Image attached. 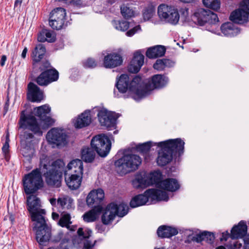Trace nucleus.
Returning a JSON list of instances; mask_svg holds the SVG:
<instances>
[{"instance_id": "1", "label": "nucleus", "mask_w": 249, "mask_h": 249, "mask_svg": "<svg viewBox=\"0 0 249 249\" xmlns=\"http://www.w3.org/2000/svg\"><path fill=\"white\" fill-rule=\"evenodd\" d=\"M51 108L48 105L38 107L34 108L33 115L27 117L21 115L20 126L33 132L35 134L42 135L43 131L54 123V120L47 116Z\"/></svg>"}, {"instance_id": "2", "label": "nucleus", "mask_w": 249, "mask_h": 249, "mask_svg": "<svg viewBox=\"0 0 249 249\" xmlns=\"http://www.w3.org/2000/svg\"><path fill=\"white\" fill-rule=\"evenodd\" d=\"M64 165L61 160H57L50 164L49 158L42 157L40 159V170L42 168L47 183L52 186L59 187L61 184L62 168Z\"/></svg>"}, {"instance_id": "3", "label": "nucleus", "mask_w": 249, "mask_h": 249, "mask_svg": "<svg viewBox=\"0 0 249 249\" xmlns=\"http://www.w3.org/2000/svg\"><path fill=\"white\" fill-rule=\"evenodd\" d=\"M116 87L122 93H127L136 101L143 98L142 94V79L140 77L136 76L129 82V77L125 74H122L117 79Z\"/></svg>"}, {"instance_id": "4", "label": "nucleus", "mask_w": 249, "mask_h": 249, "mask_svg": "<svg viewBox=\"0 0 249 249\" xmlns=\"http://www.w3.org/2000/svg\"><path fill=\"white\" fill-rule=\"evenodd\" d=\"M142 163L141 158L138 155L125 154L115 162L117 172L121 175L136 170Z\"/></svg>"}, {"instance_id": "5", "label": "nucleus", "mask_w": 249, "mask_h": 249, "mask_svg": "<svg viewBox=\"0 0 249 249\" xmlns=\"http://www.w3.org/2000/svg\"><path fill=\"white\" fill-rule=\"evenodd\" d=\"M167 198L166 193H162L161 195L160 192L156 191L154 189H150L145 191L143 194L133 197L130 201V205L132 208H136L146 204H151L155 201L166 200Z\"/></svg>"}, {"instance_id": "6", "label": "nucleus", "mask_w": 249, "mask_h": 249, "mask_svg": "<svg viewBox=\"0 0 249 249\" xmlns=\"http://www.w3.org/2000/svg\"><path fill=\"white\" fill-rule=\"evenodd\" d=\"M24 192L26 195L35 193L43 186L40 169H36L25 175L22 179Z\"/></svg>"}, {"instance_id": "7", "label": "nucleus", "mask_w": 249, "mask_h": 249, "mask_svg": "<svg viewBox=\"0 0 249 249\" xmlns=\"http://www.w3.org/2000/svg\"><path fill=\"white\" fill-rule=\"evenodd\" d=\"M128 212V207L124 203H121L119 205L115 203L109 204L105 210L102 217L104 224H109L115 218L116 215L123 217Z\"/></svg>"}, {"instance_id": "8", "label": "nucleus", "mask_w": 249, "mask_h": 249, "mask_svg": "<svg viewBox=\"0 0 249 249\" xmlns=\"http://www.w3.org/2000/svg\"><path fill=\"white\" fill-rule=\"evenodd\" d=\"M90 144L92 148L102 157L108 155L111 147L110 140L105 134H100L93 137Z\"/></svg>"}, {"instance_id": "9", "label": "nucleus", "mask_w": 249, "mask_h": 249, "mask_svg": "<svg viewBox=\"0 0 249 249\" xmlns=\"http://www.w3.org/2000/svg\"><path fill=\"white\" fill-rule=\"evenodd\" d=\"M48 143L53 148H61L68 143L67 136L64 130L61 128H53L46 135Z\"/></svg>"}, {"instance_id": "10", "label": "nucleus", "mask_w": 249, "mask_h": 249, "mask_svg": "<svg viewBox=\"0 0 249 249\" xmlns=\"http://www.w3.org/2000/svg\"><path fill=\"white\" fill-rule=\"evenodd\" d=\"M34 231L36 233V239L40 245L48 242L51 237V228L48 226L44 217H39L36 220H34Z\"/></svg>"}, {"instance_id": "11", "label": "nucleus", "mask_w": 249, "mask_h": 249, "mask_svg": "<svg viewBox=\"0 0 249 249\" xmlns=\"http://www.w3.org/2000/svg\"><path fill=\"white\" fill-rule=\"evenodd\" d=\"M168 82V77L161 74L154 75L145 84L142 81V94H144L143 98L149 95L154 89L163 87Z\"/></svg>"}, {"instance_id": "12", "label": "nucleus", "mask_w": 249, "mask_h": 249, "mask_svg": "<svg viewBox=\"0 0 249 249\" xmlns=\"http://www.w3.org/2000/svg\"><path fill=\"white\" fill-rule=\"evenodd\" d=\"M94 114L98 111V117L101 125L112 129L115 128L117 116L114 112L109 111L105 108L95 107Z\"/></svg>"}, {"instance_id": "13", "label": "nucleus", "mask_w": 249, "mask_h": 249, "mask_svg": "<svg viewBox=\"0 0 249 249\" xmlns=\"http://www.w3.org/2000/svg\"><path fill=\"white\" fill-rule=\"evenodd\" d=\"M32 134L25 132L21 140V153L27 160H31L35 155V143Z\"/></svg>"}, {"instance_id": "14", "label": "nucleus", "mask_w": 249, "mask_h": 249, "mask_svg": "<svg viewBox=\"0 0 249 249\" xmlns=\"http://www.w3.org/2000/svg\"><path fill=\"white\" fill-rule=\"evenodd\" d=\"M27 204L32 221L43 217L42 215L45 213V210L41 208L40 200L36 196L32 195L27 197Z\"/></svg>"}, {"instance_id": "15", "label": "nucleus", "mask_w": 249, "mask_h": 249, "mask_svg": "<svg viewBox=\"0 0 249 249\" xmlns=\"http://www.w3.org/2000/svg\"><path fill=\"white\" fill-rule=\"evenodd\" d=\"M249 17V0H244L240 4V8L233 12L230 19L234 22L242 24L247 22Z\"/></svg>"}, {"instance_id": "16", "label": "nucleus", "mask_w": 249, "mask_h": 249, "mask_svg": "<svg viewBox=\"0 0 249 249\" xmlns=\"http://www.w3.org/2000/svg\"><path fill=\"white\" fill-rule=\"evenodd\" d=\"M66 12L62 8L53 9L50 13L49 25L53 29H61L64 25Z\"/></svg>"}, {"instance_id": "17", "label": "nucleus", "mask_w": 249, "mask_h": 249, "mask_svg": "<svg viewBox=\"0 0 249 249\" xmlns=\"http://www.w3.org/2000/svg\"><path fill=\"white\" fill-rule=\"evenodd\" d=\"M94 110H86L72 120L73 126L78 129L82 128L90 125L94 115Z\"/></svg>"}, {"instance_id": "18", "label": "nucleus", "mask_w": 249, "mask_h": 249, "mask_svg": "<svg viewBox=\"0 0 249 249\" xmlns=\"http://www.w3.org/2000/svg\"><path fill=\"white\" fill-rule=\"evenodd\" d=\"M179 187L180 185L178 180L175 178H170L162 180L158 184V189H154L157 192H160L161 195L162 193H166L167 198L163 201H167L169 199L168 192H175L179 189Z\"/></svg>"}, {"instance_id": "19", "label": "nucleus", "mask_w": 249, "mask_h": 249, "mask_svg": "<svg viewBox=\"0 0 249 249\" xmlns=\"http://www.w3.org/2000/svg\"><path fill=\"white\" fill-rule=\"evenodd\" d=\"M185 142L180 138L169 139L157 143V146L166 147L169 151L178 153L180 155L183 153Z\"/></svg>"}, {"instance_id": "20", "label": "nucleus", "mask_w": 249, "mask_h": 249, "mask_svg": "<svg viewBox=\"0 0 249 249\" xmlns=\"http://www.w3.org/2000/svg\"><path fill=\"white\" fill-rule=\"evenodd\" d=\"M122 50L119 49L118 53L113 52L104 57L103 65L106 68H113L120 66L123 63V58L120 54Z\"/></svg>"}, {"instance_id": "21", "label": "nucleus", "mask_w": 249, "mask_h": 249, "mask_svg": "<svg viewBox=\"0 0 249 249\" xmlns=\"http://www.w3.org/2000/svg\"><path fill=\"white\" fill-rule=\"evenodd\" d=\"M58 78V72L55 70H49L42 72L37 78L36 82L40 86H46Z\"/></svg>"}, {"instance_id": "22", "label": "nucleus", "mask_w": 249, "mask_h": 249, "mask_svg": "<svg viewBox=\"0 0 249 249\" xmlns=\"http://www.w3.org/2000/svg\"><path fill=\"white\" fill-rule=\"evenodd\" d=\"M65 180L67 186L71 190L78 189L82 184L83 176L65 172Z\"/></svg>"}, {"instance_id": "23", "label": "nucleus", "mask_w": 249, "mask_h": 249, "mask_svg": "<svg viewBox=\"0 0 249 249\" xmlns=\"http://www.w3.org/2000/svg\"><path fill=\"white\" fill-rule=\"evenodd\" d=\"M27 97L33 102H40L44 99L43 91L35 84L30 83L28 86Z\"/></svg>"}, {"instance_id": "24", "label": "nucleus", "mask_w": 249, "mask_h": 249, "mask_svg": "<svg viewBox=\"0 0 249 249\" xmlns=\"http://www.w3.org/2000/svg\"><path fill=\"white\" fill-rule=\"evenodd\" d=\"M83 163L79 159H75L70 161L64 170V173L81 176H83Z\"/></svg>"}, {"instance_id": "25", "label": "nucleus", "mask_w": 249, "mask_h": 249, "mask_svg": "<svg viewBox=\"0 0 249 249\" xmlns=\"http://www.w3.org/2000/svg\"><path fill=\"white\" fill-rule=\"evenodd\" d=\"M105 194L103 189L98 188L91 190L88 195L86 201L88 206L100 203L104 198Z\"/></svg>"}, {"instance_id": "26", "label": "nucleus", "mask_w": 249, "mask_h": 249, "mask_svg": "<svg viewBox=\"0 0 249 249\" xmlns=\"http://www.w3.org/2000/svg\"><path fill=\"white\" fill-rule=\"evenodd\" d=\"M144 57L140 52H136L128 67V71L132 73L138 72L144 63Z\"/></svg>"}, {"instance_id": "27", "label": "nucleus", "mask_w": 249, "mask_h": 249, "mask_svg": "<svg viewBox=\"0 0 249 249\" xmlns=\"http://www.w3.org/2000/svg\"><path fill=\"white\" fill-rule=\"evenodd\" d=\"M160 149L158 152L157 162L158 165L164 166L170 162L173 158L172 153L166 147L158 146Z\"/></svg>"}, {"instance_id": "28", "label": "nucleus", "mask_w": 249, "mask_h": 249, "mask_svg": "<svg viewBox=\"0 0 249 249\" xmlns=\"http://www.w3.org/2000/svg\"><path fill=\"white\" fill-rule=\"evenodd\" d=\"M135 188H145L151 185V181L149 179L147 174L141 173L137 174L132 181Z\"/></svg>"}, {"instance_id": "29", "label": "nucleus", "mask_w": 249, "mask_h": 249, "mask_svg": "<svg viewBox=\"0 0 249 249\" xmlns=\"http://www.w3.org/2000/svg\"><path fill=\"white\" fill-rule=\"evenodd\" d=\"M247 232V226L243 221H240L237 225L234 226L231 230V238H241Z\"/></svg>"}, {"instance_id": "30", "label": "nucleus", "mask_w": 249, "mask_h": 249, "mask_svg": "<svg viewBox=\"0 0 249 249\" xmlns=\"http://www.w3.org/2000/svg\"><path fill=\"white\" fill-rule=\"evenodd\" d=\"M220 29L223 35L228 37L235 36L240 33L239 29L231 22H227L223 24Z\"/></svg>"}, {"instance_id": "31", "label": "nucleus", "mask_w": 249, "mask_h": 249, "mask_svg": "<svg viewBox=\"0 0 249 249\" xmlns=\"http://www.w3.org/2000/svg\"><path fill=\"white\" fill-rule=\"evenodd\" d=\"M209 10L203 8L196 9L192 15V20L194 22H197L200 25H203L206 23V19Z\"/></svg>"}, {"instance_id": "32", "label": "nucleus", "mask_w": 249, "mask_h": 249, "mask_svg": "<svg viewBox=\"0 0 249 249\" xmlns=\"http://www.w3.org/2000/svg\"><path fill=\"white\" fill-rule=\"evenodd\" d=\"M165 48L161 45H157L148 48L146 55L149 58H156L163 56L165 53Z\"/></svg>"}, {"instance_id": "33", "label": "nucleus", "mask_w": 249, "mask_h": 249, "mask_svg": "<svg viewBox=\"0 0 249 249\" xmlns=\"http://www.w3.org/2000/svg\"><path fill=\"white\" fill-rule=\"evenodd\" d=\"M178 230L169 226H161L157 230V234L159 237L162 238H169L177 234Z\"/></svg>"}, {"instance_id": "34", "label": "nucleus", "mask_w": 249, "mask_h": 249, "mask_svg": "<svg viewBox=\"0 0 249 249\" xmlns=\"http://www.w3.org/2000/svg\"><path fill=\"white\" fill-rule=\"evenodd\" d=\"M175 62L169 59L163 58L157 59L153 65L154 69L161 71L166 68L173 67L175 65Z\"/></svg>"}, {"instance_id": "35", "label": "nucleus", "mask_w": 249, "mask_h": 249, "mask_svg": "<svg viewBox=\"0 0 249 249\" xmlns=\"http://www.w3.org/2000/svg\"><path fill=\"white\" fill-rule=\"evenodd\" d=\"M102 210V208L101 206L95 207L83 215L84 220L86 222H91L95 221L99 217Z\"/></svg>"}, {"instance_id": "36", "label": "nucleus", "mask_w": 249, "mask_h": 249, "mask_svg": "<svg viewBox=\"0 0 249 249\" xmlns=\"http://www.w3.org/2000/svg\"><path fill=\"white\" fill-rule=\"evenodd\" d=\"M113 27L117 30L125 32L133 26V22L124 20L114 19L111 22Z\"/></svg>"}, {"instance_id": "37", "label": "nucleus", "mask_w": 249, "mask_h": 249, "mask_svg": "<svg viewBox=\"0 0 249 249\" xmlns=\"http://www.w3.org/2000/svg\"><path fill=\"white\" fill-rule=\"evenodd\" d=\"M54 33L51 31L44 29L42 30L38 35L37 40L39 42H44L47 41L53 42L55 40Z\"/></svg>"}, {"instance_id": "38", "label": "nucleus", "mask_w": 249, "mask_h": 249, "mask_svg": "<svg viewBox=\"0 0 249 249\" xmlns=\"http://www.w3.org/2000/svg\"><path fill=\"white\" fill-rule=\"evenodd\" d=\"M45 53V48L42 44L37 45L31 54V57L33 60L34 63L39 62L43 57Z\"/></svg>"}, {"instance_id": "39", "label": "nucleus", "mask_w": 249, "mask_h": 249, "mask_svg": "<svg viewBox=\"0 0 249 249\" xmlns=\"http://www.w3.org/2000/svg\"><path fill=\"white\" fill-rule=\"evenodd\" d=\"M174 8V7L165 4L160 5L158 8V14L159 18L161 20L166 21Z\"/></svg>"}, {"instance_id": "40", "label": "nucleus", "mask_w": 249, "mask_h": 249, "mask_svg": "<svg viewBox=\"0 0 249 249\" xmlns=\"http://www.w3.org/2000/svg\"><path fill=\"white\" fill-rule=\"evenodd\" d=\"M57 204L63 209L69 210L74 207L73 200L67 196H62L58 198Z\"/></svg>"}, {"instance_id": "41", "label": "nucleus", "mask_w": 249, "mask_h": 249, "mask_svg": "<svg viewBox=\"0 0 249 249\" xmlns=\"http://www.w3.org/2000/svg\"><path fill=\"white\" fill-rule=\"evenodd\" d=\"M71 215L68 213H62L59 221V225L62 227H66L70 231H74L77 227L76 226H71Z\"/></svg>"}, {"instance_id": "42", "label": "nucleus", "mask_w": 249, "mask_h": 249, "mask_svg": "<svg viewBox=\"0 0 249 249\" xmlns=\"http://www.w3.org/2000/svg\"><path fill=\"white\" fill-rule=\"evenodd\" d=\"M95 156V152L91 148L85 147L81 149V157L84 161L91 162L94 159Z\"/></svg>"}, {"instance_id": "43", "label": "nucleus", "mask_w": 249, "mask_h": 249, "mask_svg": "<svg viewBox=\"0 0 249 249\" xmlns=\"http://www.w3.org/2000/svg\"><path fill=\"white\" fill-rule=\"evenodd\" d=\"M149 179L151 181V185L156 184L157 189H158V184L160 183L162 180V175L159 171H154L149 174H147Z\"/></svg>"}, {"instance_id": "44", "label": "nucleus", "mask_w": 249, "mask_h": 249, "mask_svg": "<svg viewBox=\"0 0 249 249\" xmlns=\"http://www.w3.org/2000/svg\"><path fill=\"white\" fill-rule=\"evenodd\" d=\"M179 18L180 16L178 11L174 7L168 17V19H167L165 21L173 25H176L178 23Z\"/></svg>"}, {"instance_id": "45", "label": "nucleus", "mask_w": 249, "mask_h": 249, "mask_svg": "<svg viewBox=\"0 0 249 249\" xmlns=\"http://www.w3.org/2000/svg\"><path fill=\"white\" fill-rule=\"evenodd\" d=\"M203 3L206 7L214 10L219 9L220 6L219 0H203Z\"/></svg>"}, {"instance_id": "46", "label": "nucleus", "mask_w": 249, "mask_h": 249, "mask_svg": "<svg viewBox=\"0 0 249 249\" xmlns=\"http://www.w3.org/2000/svg\"><path fill=\"white\" fill-rule=\"evenodd\" d=\"M121 12L124 18H130L135 15L134 10L126 5H123L121 6Z\"/></svg>"}, {"instance_id": "47", "label": "nucleus", "mask_w": 249, "mask_h": 249, "mask_svg": "<svg viewBox=\"0 0 249 249\" xmlns=\"http://www.w3.org/2000/svg\"><path fill=\"white\" fill-rule=\"evenodd\" d=\"M157 143H154L153 144L151 142H146L138 144L136 147V149L138 152L145 153L149 151L151 146L153 145L157 146Z\"/></svg>"}, {"instance_id": "48", "label": "nucleus", "mask_w": 249, "mask_h": 249, "mask_svg": "<svg viewBox=\"0 0 249 249\" xmlns=\"http://www.w3.org/2000/svg\"><path fill=\"white\" fill-rule=\"evenodd\" d=\"M155 7L152 5H148L144 10L143 13V18L145 20L150 19L154 15Z\"/></svg>"}, {"instance_id": "49", "label": "nucleus", "mask_w": 249, "mask_h": 249, "mask_svg": "<svg viewBox=\"0 0 249 249\" xmlns=\"http://www.w3.org/2000/svg\"><path fill=\"white\" fill-rule=\"evenodd\" d=\"M180 18L181 20L184 22H189L192 21V17L189 16L188 9L187 8H182L180 10Z\"/></svg>"}, {"instance_id": "50", "label": "nucleus", "mask_w": 249, "mask_h": 249, "mask_svg": "<svg viewBox=\"0 0 249 249\" xmlns=\"http://www.w3.org/2000/svg\"><path fill=\"white\" fill-rule=\"evenodd\" d=\"M77 234L80 238L88 239L91 236L92 231L89 229H84L79 228L77 231Z\"/></svg>"}, {"instance_id": "51", "label": "nucleus", "mask_w": 249, "mask_h": 249, "mask_svg": "<svg viewBox=\"0 0 249 249\" xmlns=\"http://www.w3.org/2000/svg\"><path fill=\"white\" fill-rule=\"evenodd\" d=\"M236 238H232L229 245L230 249H243L242 240H236Z\"/></svg>"}, {"instance_id": "52", "label": "nucleus", "mask_w": 249, "mask_h": 249, "mask_svg": "<svg viewBox=\"0 0 249 249\" xmlns=\"http://www.w3.org/2000/svg\"><path fill=\"white\" fill-rule=\"evenodd\" d=\"M205 231H200L198 230L195 231L193 234L192 239L197 242H200L205 240Z\"/></svg>"}, {"instance_id": "53", "label": "nucleus", "mask_w": 249, "mask_h": 249, "mask_svg": "<svg viewBox=\"0 0 249 249\" xmlns=\"http://www.w3.org/2000/svg\"><path fill=\"white\" fill-rule=\"evenodd\" d=\"M218 18L216 14L210 11L208 12L206 23L209 22L210 24H215L218 22Z\"/></svg>"}, {"instance_id": "54", "label": "nucleus", "mask_w": 249, "mask_h": 249, "mask_svg": "<svg viewBox=\"0 0 249 249\" xmlns=\"http://www.w3.org/2000/svg\"><path fill=\"white\" fill-rule=\"evenodd\" d=\"M129 30H128L125 35L127 36L131 37L133 36L135 34L140 32L141 30V28L140 25H136Z\"/></svg>"}, {"instance_id": "55", "label": "nucleus", "mask_w": 249, "mask_h": 249, "mask_svg": "<svg viewBox=\"0 0 249 249\" xmlns=\"http://www.w3.org/2000/svg\"><path fill=\"white\" fill-rule=\"evenodd\" d=\"M83 65L85 68H92L96 66L97 63L93 59L89 58L83 62Z\"/></svg>"}, {"instance_id": "56", "label": "nucleus", "mask_w": 249, "mask_h": 249, "mask_svg": "<svg viewBox=\"0 0 249 249\" xmlns=\"http://www.w3.org/2000/svg\"><path fill=\"white\" fill-rule=\"evenodd\" d=\"M6 140L5 143L3 144V145L2 147V150L3 154L5 156V158H7L6 154L8 153L9 148V142L10 141L9 134L8 133H7L6 134Z\"/></svg>"}, {"instance_id": "57", "label": "nucleus", "mask_w": 249, "mask_h": 249, "mask_svg": "<svg viewBox=\"0 0 249 249\" xmlns=\"http://www.w3.org/2000/svg\"><path fill=\"white\" fill-rule=\"evenodd\" d=\"M205 241L209 244H212L214 240V236L213 233L205 231Z\"/></svg>"}, {"instance_id": "58", "label": "nucleus", "mask_w": 249, "mask_h": 249, "mask_svg": "<svg viewBox=\"0 0 249 249\" xmlns=\"http://www.w3.org/2000/svg\"><path fill=\"white\" fill-rule=\"evenodd\" d=\"M244 246L243 248L244 249H249V234L246 235L244 238Z\"/></svg>"}, {"instance_id": "59", "label": "nucleus", "mask_w": 249, "mask_h": 249, "mask_svg": "<svg viewBox=\"0 0 249 249\" xmlns=\"http://www.w3.org/2000/svg\"><path fill=\"white\" fill-rule=\"evenodd\" d=\"M229 233L226 231L222 233V236L220 238L221 241H226L229 237Z\"/></svg>"}, {"instance_id": "60", "label": "nucleus", "mask_w": 249, "mask_h": 249, "mask_svg": "<svg viewBox=\"0 0 249 249\" xmlns=\"http://www.w3.org/2000/svg\"><path fill=\"white\" fill-rule=\"evenodd\" d=\"M7 57L6 55H3L1 56V60L0 61V64L1 66H3L5 65V63L6 61Z\"/></svg>"}, {"instance_id": "61", "label": "nucleus", "mask_w": 249, "mask_h": 249, "mask_svg": "<svg viewBox=\"0 0 249 249\" xmlns=\"http://www.w3.org/2000/svg\"><path fill=\"white\" fill-rule=\"evenodd\" d=\"M27 52H28L27 48L25 47L21 53V56L22 58H23L24 59L25 58Z\"/></svg>"}, {"instance_id": "62", "label": "nucleus", "mask_w": 249, "mask_h": 249, "mask_svg": "<svg viewBox=\"0 0 249 249\" xmlns=\"http://www.w3.org/2000/svg\"><path fill=\"white\" fill-rule=\"evenodd\" d=\"M52 216L53 219L56 220L58 218L59 215L57 213L53 212L52 213Z\"/></svg>"}, {"instance_id": "63", "label": "nucleus", "mask_w": 249, "mask_h": 249, "mask_svg": "<svg viewBox=\"0 0 249 249\" xmlns=\"http://www.w3.org/2000/svg\"><path fill=\"white\" fill-rule=\"evenodd\" d=\"M22 3V0H16L15 2V7L20 6Z\"/></svg>"}, {"instance_id": "64", "label": "nucleus", "mask_w": 249, "mask_h": 249, "mask_svg": "<svg viewBox=\"0 0 249 249\" xmlns=\"http://www.w3.org/2000/svg\"><path fill=\"white\" fill-rule=\"evenodd\" d=\"M50 202L52 205H54L56 204V199L55 198H51L50 199Z\"/></svg>"}]
</instances>
